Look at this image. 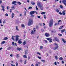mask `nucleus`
Instances as JSON below:
<instances>
[{"label": "nucleus", "mask_w": 66, "mask_h": 66, "mask_svg": "<svg viewBox=\"0 0 66 66\" xmlns=\"http://www.w3.org/2000/svg\"><path fill=\"white\" fill-rule=\"evenodd\" d=\"M58 35L59 36H62V34H58Z\"/></svg>", "instance_id": "79ce46f5"}, {"label": "nucleus", "mask_w": 66, "mask_h": 66, "mask_svg": "<svg viewBox=\"0 0 66 66\" xmlns=\"http://www.w3.org/2000/svg\"><path fill=\"white\" fill-rule=\"evenodd\" d=\"M62 39L63 42V43H66V41L64 40V39L63 38H62Z\"/></svg>", "instance_id": "2eb2a0df"}, {"label": "nucleus", "mask_w": 66, "mask_h": 66, "mask_svg": "<svg viewBox=\"0 0 66 66\" xmlns=\"http://www.w3.org/2000/svg\"><path fill=\"white\" fill-rule=\"evenodd\" d=\"M62 3L65 6H66V0H63Z\"/></svg>", "instance_id": "39448f33"}, {"label": "nucleus", "mask_w": 66, "mask_h": 66, "mask_svg": "<svg viewBox=\"0 0 66 66\" xmlns=\"http://www.w3.org/2000/svg\"><path fill=\"white\" fill-rule=\"evenodd\" d=\"M53 20L52 19H51L50 21V23L49 24V27H51L53 26Z\"/></svg>", "instance_id": "f03ea898"}, {"label": "nucleus", "mask_w": 66, "mask_h": 66, "mask_svg": "<svg viewBox=\"0 0 66 66\" xmlns=\"http://www.w3.org/2000/svg\"><path fill=\"white\" fill-rule=\"evenodd\" d=\"M59 60L60 61H62V60H63V58L62 57H60V58L59 59Z\"/></svg>", "instance_id": "b1692460"}, {"label": "nucleus", "mask_w": 66, "mask_h": 66, "mask_svg": "<svg viewBox=\"0 0 66 66\" xmlns=\"http://www.w3.org/2000/svg\"><path fill=\"white\" fill-rule=\"evenodd\" d=\"M16 55V57H19V54H17Z\"/></svg>", "instance_id": "c03bdc74"}, {"label": "nucleus", "mask_w": 66, "mask_h": 66, "mask_svg": "<svg viewBox=\"0 0 66 66\" xmlns=\"http://www.w3.org/2000/svg\"><path fill=\"white\" fill-rule=\"evenodd\" d=\"M54 39H55V40H56V41L57 42H59V40H58L56 37H54Z\"/></svg>", "instance_id": "0eeeda50"}, {"label": "nucleus", "mask_w": 66, "mask_h": 66, "mask_svg": "<svg viewBox=\"0 0 66 66\" xmlns=\"http://www.w3.org/2000/svg\"><path fill=\"white\" fill-rule=\"evenodd\" d=\"M63 26H61L59 28V29H62V28H63Z\"/></svg>", "instance_id": "bb28decb"}, {"label": "nucleus", "mask_w": 66, "mask_h": 66, "mask_svg": "<svg viewBox=\"0 0 66 66\" xmlns=\"http://www.w3.org/2000/svg\"><path fill=\"white\" fill-rule=\"evenodd\" d=\"M54 46H55V47H52V49H53V50H56V49H58L59 47V46H58L57 44L56 43H55L54 44Z\"/></svg>", "instance_id": "f257e3e1"}, {"label": "nucleus", "mask_w": 66, "mask_h": 66, "mask_svg": "<svg viewBox=\"0 0 66 66\" xmlns=\"http://www.w3.org/2000/svg\"><path fill=\"white\" fill-rule=\"evenodd\" d=\"M62 14L63 15H65V10H64L62 12Z\"/></svg>", "instance_id": "f8f14e48"}, {"label": "nucleus", "mask_w": 66, "mask_h": 66, "mask_svg": "<svg viewBox=\"0 0 66 66\" xmlns=\"http://www.w3.org/2000/svg\"><path fill=\"white\" fill-rule=\"evenodd\" d=\"M45 13H46L45 12H42V13H41V14H42V15H43L44 14H45Z\"/></svg>", "instance_id": "f704fd0d"}, {"label": "nucleus", "mask_w": 66, "mask_h": 66, "mask_svg": "<svg viewBox=\"0 0 66 66\" xmlns=\"http://www.w3.org/2000/svg\"><path fill=\"white\" fill-rule=\"evenodd\" d=\"M37 17L38 18H40V17L39 16H38Z\"/></svg>", "instance_id": "338daca9"}, {"label": "nucleus", "mask_w": 66, "mask_h": 66, "mask_svg": "<svg viewBox=\"0 0 66 66\" xmlns=\"http://www.w3.org/2000/svg\"><path fill=\"white\" fill-rule=\"evenodd\" d=\"M62 64H64V61H62Z\"/></svg>", "instance_id": "680f3d73"}, {"label": "nucleus", "mask_w": 66, "mask_h": 66, "mask_svg": "<svg viewBox=\"0 0 66 66\" xmlns=\"http://www.w3.org/2000/svg\"><path fill=\"white\" fill-rule=\"evenodd\" d=\"M36 9L37 10H38V8H37V6H36Z\"/></svg>", "instance_id": "13d9d810"}, {"label": "nucleus", "mask_w": 66, "mask_h": 66, "mask_svg": "<svg viewBox=\"0 0 66 66\" xmlns=\"http://www.w3.org/2000/svg\"><path fill=\"white\" fill-rule=\"evenodd\" d=\"M11 49V47H9L7 48V50H10Z\"/></svg>", "instance_id": "6ab92c4d"}, {"label": "nucleus", "mask_w": 66, "mask_h": 66, "mask_svg": "<svg viewBox=\"0 0 66 66\" xmlns=\"http://www.w3.org/2000/svg\"><path fill=\"white\" fill-rule=\"evenodd\" d=\"M17 3H18V4H19V5H20L21 4V3H20V2H17Z\"/></svg>", "instance_id": "2f4dec72"}, {"label": "nucleus", "mask_w": 66, "mask_h": 66, "mask_svg": "<svg viewBox=\"0 0 66 66\" xmlns=\"http://www.w3.org/2000/svg\"><path fill=\"white\" fill-rule=\"evenodd\" d=\"M12 39L13 40H14V37H13V36H12Z\"/></svg>", "instance_id": "864d4df0"}, {"label": "nucleus", "mask_w": 66, "mask_h": 66, "mask_svg": "<svg viewBox=\"0 0 66 66\" xmlns=\"http://www.w3.org/2000/svg\"><path fill=\"white\" fill-rule=\"evenodd\" d=\"M15 37H16L15 41H16V42H17L19 39L18 37H19V36L17 35L15 36Z\"/></svg>", "instance_id": "423d86ee"}, {"label": "nucleus", "mask_w": 66, "mask_h": 66, "mask_svg": "<svg viewBox=\"0 0 66 66\" xmlns=\"http://www.w3.org/2000/svg\"><path fill=\"white\" fill-rule=\"evenodd\" d=\"M2 1L1 0L0 1V4H1V3H2Z\"/></svg>", "instance_id": "052dcab7"}, {"label": "nucleus", "mask_w": 66, "mask_h": 66, "mask_svg": "<svg viewBox=\"0 0 66 66\" xmlns=\"http://www.w3.org/2000/svg\"><path fill=\"white\" fill-rule=\"evenodd\" d=\"M51 32H52V33H53V32H55V31H53V30H51Z\"/></svg>", "instance_id": "6e6d98bb"}, {"label": "nucleus", "mask_w": 66, "mask_h": 66, "mask_svg": "<svg viewBox=\"0 0 66 66\" xmlns=\"http://www.w3.org/2000/svg\"><path fill=\"white\" fill-rule=\"evenodd\" d=\"M38 57L39 59H41V57H39V56H38Z\"/></svg>", "instance_id": "3c124183"}, {"label": "nucleus", "mask_w": 66, "mask_h": 66, "mask_svg": "<svg viewBox=\"0 0 66 66\" xmlns=\"http://www.w3.org/2000/svg\"><path fill=\"white\" fill-rule=\"evenodd\" d=\"M5 42L4 41H3L2 43H1V44L2 45L3 44H5Z\"/></svg>", "instance_id": "5701e85b"}, {"label": "nucleus", "mask_w": 66, "mask_h": 66, "mask_svg": "<svg viewBox=\"0 0 66 66\" xmlns=\"http://www.w3.org/2000/svg\"><path fill=\"white\" fill-rule=\"evenodd\" d=\"M23 57H24V58H27V56H26V55H24L23 56Z\"/></svg>", "instance_id": "393cba45"}, {"label": "nucleus", "mask_w": 66, "mask_h": 66, "mask_svg": "<svg viewBox=\"0 0 66 66\" xmlns=\"http://www.w3.org/2000/svg\"><path fill=\"white\" fill-rule=\"evenodd\" d=\"M1 20L2 19L0 20V24L1 23H2V22H1Z\"/></svg>", "instance_id": "0e129e2a"}, {"label": "nucleus", "mask_w": 66, "mask_h": 66, "mask_svg": "<svg viewBox=\"0 0 66 66\" xmlns=\"http://www.w3.org/2000/svg\"><path fill=\"white\" fill-rule=\"evenodd\" d=\"M64 31H65V29H63L61 30V33H62L63 32H64Z\"/></svg>", "instance_id": "cd10ccee"}, {"label": "nucleus", "mask_w": 66, "mask_h": 66, "mask_svg": "<svg viewBox=\"0 0 66 66\" xmlns=\"http://www.w3.org/2000/svg\"><path fill=\"white\" fill-rule=\"evenodd\" d=\"M31 3L32 5H34L35 4V3L34 2H32Z\"/></svg>", "instance_id": "f3484780"}, {"label": "nucleus", "mask_w": 66, "mask_h": 66, "mask_svg": "<svg viewBox=\"0 0 66 66\" xmlns=\"http://www.w3.org/2000/svg\"><path fill=\"white\" fill-rule=\"evenodd\" d=\"M32 9V7H29L28 8V9L29 10V9Z\"/></svg>", "instance_id": "c9c22d12"}, {"label": "nucleus", "mask_w": 66, "mask_h": 66, "mask_svg": "<svg viewBox=\"0 0 66 66\" xmlns=\"http://www.w3.org/2000/svg\"><path fill=\"white\" fill-rule=\"evenodd\" d=\"M49 42L50 43H51V42H52V39H50V40Z\"/></svg>", "instance_id": "49530a36"}, {"label": "nucleus", "mask_w": 66, "mask_h": 66, "mask_svg": "<svg viewBox=\"0 0 66 66\" xmlns=\"http://www.w3.org/2000/svg\"><path fill=\"white\" fill-rule=\"evenodd\" d=\"M12 44L13 46H17V44H16V43H14V42H12Z\"/></svg>", "instance_id": "9d476101"}, {"label": "nucleus", "mask_w": 66, "mask_h": 66, "mask_svg": "<svg viewBox=\"0 0 66 66\" xmlns=\"http://www.w3.org/2000/svg\"><path fill=\"white\" fill-rule=\"evenodd\" d=\"M2 49H3V48H2V47L0 48V50H2Z\"/></svg>", "instance_id": "69168bd1"}, {"label": "nucleus", "mask_w": 66, "mask_h": 66, "mask_svg": "<svg viewBox=\"0 0 66 66\" xmlns=\"http://www.w3.org/2000/svg\"><path fill=\"white\" fill-rule=\"evenodd\" d=\"M35 12H36V11H31L30 12V14H34V13H35Z\"/></svg>", "instance_id": "6e6552de"}, {"label": "nucleus", "mask_w": 66, "mask_h": 66, "mask_svg": "<svg viewBox=\"0 0 66 66\" xmlns=\"http://www.w3.org/2000/svg\"><path fill=\"white\" fill-rule=\"evenodd\" d=\"M17 50H19V51H20V50H21V48H19V47L17 48Z\"/></svg>", "instance_id": "4be33fe9"}, {"label": "nucleus", "mask_w": 66, "mask_h": 66, "mask_svg": "<svg viewBox=\"0 0 66 66\" xmlns=\"http://www.w3.org/2000/svg\"><path fill=\"white\" fill-rule=\"evenodd\" d=\"M56 12H57V13H59V10H58V9H57L56 10Z\"/></svg>", "instance_id": "72a5a7b5"}, {"label": "nucleus", "mask_w": 66, "mask_h": 66, "mask_svg": "<svg viewBox=\"0 0 66 66\" xmlns=\"http://www.w3.org/2000/svg\"><path fill=\"white\" fill-rule=\"evenodd\" d=\"M35 31H36V30H34V31L32 30L31 32V34H34V33Z\"/></svg>", "instance_id": "9b49d317"}, {"label": "nucleus", "mask_w": 66, "mask_h": 66, "mask_svg": "<svg viewBox=\"0 0 66 66\" xmlns=\"http://www.w3.org/2000/svg\"><path fill=\"white\" fill-rule=\"evenodd\" d=\"M44 41L45 42V43L46 44H47V43H48V42H47V41L46 40H44Z\"/></svg>", "instance_id": "c85d7f7f"}, {"label": "nucleus", "mask_w": 66, "mask_h": 66, "mask_svg": "<svg viewBox=\"0 0 66 66\" xmlns=\"http://www.w3.org/2000/svg\"><path fill=\"white\" fill-rule=\"evenodd\" d=\"M54 64H55V65H57V64H56V62H55Z\"/></svg>", "instance_id": "e2e57ef3"}, {"label": "nucleus", "mask_w": 66, "mask_h": 66, "mask_svg": "<svg viewBox=\"0 0 66 66\" xmlns=\"http://www.w3.org/2000/svg\"><path fill=\"white\" fill-rule=\"evenodd\" d=\"M59 14H60V15H62V13H61V12H59Z\"/></svg>", "instance_id": "4c0bfd02"}, {"label": "nucleus", "mask_w": 66, "mask_h": 66, "mask_svg": "<svg viewBox=\"0 0 66 66\" xmlns=\"http://www.w3.org/2000/svg\"><path fill=\"white\" fill-rule=\"evenodd\" d=\"M33 24V20L31 19H29V22L28 23V26H31Z\"/></svg>", "instance_id": "7ed1b4c3"}, {"label": "nucleus", "mask_w": 66, "mask_h": 66, "mask_svg": "<svg viewBox=\"0 0 66 66\" xmlns=\"http://www.w3.org/2000/svg\"><path fill=\"white\" fill-rule=\"evenodd\" d=\"M28 52V51H25V54H27V52Z\"/></svg>", "instance_id": "8fccbe9b"}, {"label": "nucleus", "mask_w": 66, "mask_h": 66, "mask_svg": "<svg viewBox=\"0 0 66 66\" xmlns=\"http://www.w3.org/2000/svg\"><path fill=\"white\" fill-rule=\"evenodd\" d=\"M37 4L38 6L39 7L41 5H40V4L39 3H37Z\"/></svg>", "instance_id": "dca6fc26"}, {"label": "nucleus", "mask_w": 66, "mask_h": 66, "mask_svg": "<svg viewBox=\"0 0 66 66\" xmlns=\"http://www.w3.org/2000/svg\"><path fill=\"white\" fill-rule=\"evenodd\" d=\"M45 36L46 37H48L49 36V34L47 33H45Z\"/></svg>", "instance_id": "4468645a"}, {"label": "nucleus", "mask_w": 66, "mask_h": 66, "mask_svg": "<svg viewBox=\"0 0 66 66\" xmlns=\"http://www.w3.org/2000/svg\"><path fill=\"white\" fill-rule=\"evenodd\" d=\"M47 40H50V38H47Z\"/></svg>", "instance_id": "bf43d9fd"}, {"label": "nucleus", "mask_w": 66, "mask_h": 66, "mask_svg": "<svg viewBox=\"0 0 66 66\" xmlns=\"http://www.w3.org/2000/svg\"><path fill=\"white\" fill-rule=\"evenodd\" d=\"M60 7L61 8V9H63V6H62V5H60Z\"/></svg>", "instance_id": "a18cd8bd"}, {"label": "nucleus", "mask_w": 66, "mask_h": 66, "mask_svg": "<svg viewBox=\"0 0 66 66\" xmlns=\"http://www.w3.org/2000/svg\"><path fill=\"white\" fill-rule=\"evenodd\" d=\"M11 66H15V65H13V64H12V63L11 64Z\"/></svg>", "instance_id": "5fc2aeb1"}, {"label": "nucleus", "mask_w": 66, "mask_h": 66, "mask_svg": "<svg viewBox=\"0 0 66 66\" xmlns=\"http://www.w3.org/2000/svg\"><path fill=\"white\" fill-rule=\"evenodd\" d=\"M18 44H21L22 43V42L20 41V40H19L18 41Z\"/></svg>", "instance_id": "aec40b11"}, {"label": "nucleus", "mask_w": 66, "mask_h": 66, "mask_svg": "<svg viewBox=\"0 0 66 66\" xmlns=\"http://www.w3.org/2000/svg\"><path fill=\"white\" fill-rule=\"evenodd\" d=\"M16 29L17 31H19V29H18V26H16Z\"/></svg>", "instance_id": "a211bd4d"}, {"label": "nucleus", "mask_w": 66, "mask_h": 66, "mask_svg": "<svg viewBox=\"0 0 66 66\" xmlns=\"http://www.w3.org/2000/svg\"><path fill=\"white\" fill-rule=\"evenodd\" d=\"M16 3H17V2H16V1L12 2V4H16Z\"/></svg>", "instance_id": "ddd939ff"}, {"label": "nucleus", "mask_w": 66, "mask_h": 66, "mask_svg": "<svg viewBox=\"0 0 66 66\" xmlns=\"http://www.w3.org/2000/svg\"><path fill=\"white\" fill-rule=\"evenodd\" d=\"M40 8V9H41L42 10H43V9L44 8V7H43V5H40L39 7Z\"/></svg>", "instance_id": "1a4fd4ad"}, {"label": "nucleus", "mask_w": 66, "mask_h": 66, "mask_svg": "<svg viewBox=\"0 0 66 66\" xmlns=\"http://www.w3.org/2000/svg\"><path fill=\"white\" fill-rule=\"evenodd\" d=\"M5 15L6 16H9V14H8L6 13Z\"/></svg>", "instance_id": "37998d69"}, {"label": "nucleus", "mask_w": 66, "mask_h": 66, "mask_svg": "<svg viewBox=\"0 0 66 66\" xmlns=\"http://www.w3.org/2000/svg\"><path fill=\"white\" fill-rule=\"evenodd\" d=\"M41 61H42V62L43 63H44L45 62V60H41Z\"/></svg>", "instance_id": "e433bc0d"}, {"label": "nucleus", "mask_w": 66, "mask_h": 66, "mask_svg": "<svg viewBox=\"0 0 66 66\" xmlns=\"http://www.w3.org/2000/svg\"><path fill=\"white\" fill-rule=\"evenodd\" d=\"M15 8V6H13L12 7H11V9H14V8Z\"/></svg>", "instance_id": "58836bf2"}, {"label": "nucleus", "mask_w": 66, "mask_h": 66, "mask_svg": "<svg viewBox=\"0 0 66 66\" xmlns=\"http://www.w3.org/2000/svg\"><path fill=\"white\" fill-rule=\"evenodd\" d=\"M43 48V46H41L40 47V49H42Z\"/></svg>", "instance_id": "ea45409f"}, {"label": "nucleus", "mask_w": 66, "mask_h": 66, "mask_svg": "<svg viewBox=\"0 0 66 66\" xmlns=\"http://www.w3.org/2000/svg\"><path fill=\"white\" fill-rule=\"evenodd\" d=\"M55 58L56 60H58V59H59V58H58V57L56 56H55Z\"/></svg>", "instance_id": "412c9836"}, {"label": "nucleus", "mask_w": 66, "mask_h": 66, "mask_svg": "<svg viewBox=\"0 0 66 66\" xmlns=\"http://www.w3.org/2000/svg\"><path fill=\"white\" fill-rule=\"evenodd\" d=\"M35 66H38V64L37 63L36 64Z\"/></svg>", "instance_id": "de8ad7c7"}, {"label": "nucleus", "mask_w": 66, "mask_h": 66, "mask_svg": "<svg viewBox=\"0 0 66 66\" xmlns=\"http://www.w3.org/2000/svg\"><path fill=\"white\" fill-rule=\"evenodd\" d=\"M44 18L45 19H46V15H44Z\"/></svg>", "instance_id": "4d7b16f0"}, {"label": "nucleus", "mask_w": 66, "mask_h": 66, "mask_svg": "<svg viewBox=\"0 0 66 66\" xmlns=\"http://www.w3.org/2000/svg\"><path fill=\"white\" fill-rule=\"evenodd\" d=\"M37 53L39 55H40V53L38 52H37Z\"/></svg>", "instance_id": "a19ab883"}, {"label": "nucleus", "mask_w": 66, "mask_h": 66, "mask_svg": "<svg viewBox=\"0 0 66 66\" xmlns=\"http://www.w3.org/2000/svg\"><path fill=\"white\" fill-rule=\"evenodd\" d=\"M21 26L22 27V28H24V24H22V25Z\"/></svg>", "instance_id": "473e14b6"}, {"label": "nucleus", "mask_w": 66, "mask_h": 66, "mask_svg": "<svg viewBox=\"0 0 66 66\" xmlns=\"http://www.w3.org/2000/svg\"><path fill=\"white\" fill-rule=\"evenodd\" d=\"M57 24H59V23H55L54 24V26H56L57 25Z\"/></svg>", "instance_id": "c756f323"}, {"label": "nucleus", "mask_w": 66, "mask_h": 66, "mask_svg": "<svg viewBox=\"0 0 66 66\" xmlns=\"http://www.w3.org/2000/svg\"><path fill=\"white\" fill-rule=\"evenodd\" d=\"M1 6L2 7V9L1 10V11L3 10V12H4V11H5V9H4V8H5V7L3 5H1Z\"/></svg>", "instance_id": "20e7f679"}, {"label": "nucleus", "mask_w": 66, "mask_h": 66, "mask_svg": "<svg viewBox=\"0 0 66 66\" xmlns=\"http://www.w3.org/2000/svg\"><path fill=\"white\" fill-rule=\"evenodd\" d=\"M16 66H18V63H17V62H16Z\"/></svg>", "instance_id": "09e8293b"}, {"label": "nucleus", "mask_w": 66, "mask_h": 66, "mask_svg": "<svg viewBox=\"0 0 66 66\" xmlns=\"http://www.w3.org/2000/svg\"><path fill=\"white\" fill-rule=\"evenodd\" d=\"M31 17H34V15L33 14H30Z\"/></svg>", "instance_id": "7c9ffc66"}, {"label": "nucleus", "mask_w": 66, "mask_h": 66, "mask_svg": "<svg viewBox=\"0 0 66 66\" xmlns=\"http://www.w3.org/2000/svg\"><path fill=\"white\" fill-rule=\"evenodd\" d=\"M23 44L24 45L25 44H26V42H24L23 43Z\"/></svg>", "instance_id": "603ef678"}, {"label": "nucleus", "mask_w": 66, "mask_h": 66, "mask_svg": "<svg viewBox=\"0 0 66 66\" xmlns=\"http://www.w3.org/2000/svg\"><path fill=\"white\" fill-rule=\"evenodd\" d=\"M30 2V0H27V2L28 3H29Z\"/></svg>", "instance_id": "774afa93"}, {"label": "nucleus", "mask_w": 66, "mask_h": 66, "mask_svg": "<svg viewBox=\"0 0 66 66\" xmlns=\"http://www.w3.org/2000/svg\"><path fill=\"white\" fill-rule=\"evenodd\" d=\"M8 39V38L7 37H5L4 38V40H7V39Z\"/></svg>", "instance_id": "a878e982"}]
</instances>
